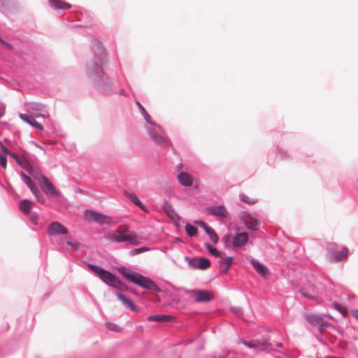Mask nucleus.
I'll use <instances>...</instances> for the list:
<instances>
[{"mask_svg": "<svg viewBox=\"0 0 358 358\" xmlns=\"http://www.w3.org/2000/svg\"><path fill=\"white\" fill-rule=\"evenodd\" d=\"M124 195L126 197L129 199L135 205L138 206L142 210H145L144 206L143 205L141 201L137 198L136 194H134L133 193H129V192H125Z\"/></svg>", "mask_w": 358, "mask_h": 358, "instance_id": "24", "label": "nucleus"}, {"mask_svg": "<svg viewBox=\"0 0 358 358\" xmlns=\"http://www.w3.org/2000/svg\"><path fill=\"white\" fill-rule=\"evenodd\" d=\"M242 343L250 348L256 350L257 351L266 350L271 345L266 340H252L250 341H243Z\"/></svg>", "mask_w": 358, "mask_h": 358, "instance_id": "8", "label": "nucleus"}, {"mask_svg": "<svg viewBox=\"0 0 358 358\" xmlns=\"http://www.w3.org/2000/svg\"><path fill=\"white\" fill-rule=\"evenodd\" d=\"M106 326L108 329L115 332H120L122 331V328L115 323L106 322Z\"/></svg>", "mask_w": 358, "mask_h": 358, "instance_id": "28", "label": "nucleus"}, {"mask_svg": "<svg viewBox=\"0 0 358 358\" xmlns=\"http://www.w3.org/2000/svg\"><path fill=\"white\" fill-rule=\"evenodd\" d=\"M1 150L6 155H8L10 156V154H13L11 151H10L7 148H6L3 145L1 144Z\"/></svg>", "mask_w": 358, "mask_h": 358, "instance_id": "38", "label": "nucleus"}, {"mask_svg": "<svg viewBox=\"0 0 358 358\" xmlns=\"http://www.w3.org/2000/svg\"><path fill=\"white\" fill-rule=\"evenodd\" d=\"M33 206V202L30 201L29 200L24 199L20 201L19 207L23 213L25 214H29Z\"/></svg>", "mask_w": 358, "mask_h": 358, "instance_id": "20", "label": "nucleus"}, {"mask_svg": "<svg viewBox=\"0 0 358 358\" xmlns=\"http://www.w3.org/2000/svg\"><path fill=\"white\" fill-rule=\"evenodd\" d=\"M50 6L55 9H69L71 6L63 0H49Z\"/></svg>", "mask_w": 358, "mask_h": 358, "instance_id": "17", "label": "nucleus"}, {"mask_svg": "<svg viewBox=\"0 0 358 358\" xmlns=\"http://www.w3.org/2000/svg\"><path fill=\"white\" fill-rule=\"evenodd\" d=\"M180 183L185 187H190L193 184V177L186 172H181L178 175Z\"/></svg>", "mask_w": 358, "mask_h": 358, "instance_id": "14", "label": "nucleus"}, {"mask_svg": "<svg viewBox=\"0 0 358 358\" xmlns=\"http://www.w3.org/2000/svg\"><path fill=\"white\" fill-rule=\"evenodd\" d=\"M0 164L3 169H5L6 168L7 158L5 155H0Z\"/></svg>", "mask_w": 358, "mask_h": 358, "instance_id": "34", "label": "nucleus"}, {"mask_svg": "<svg viewBox=\"0 0 358 358\" xmlns=\"http://www.w3.org/2000/svg\"><path fill=\"white\" fill-rule=\"evenodd\" d=\"M4 44L8 47V49H10V50L12 49V45L10 44H9L8 43H6Z\"/></svg>", "mask_w": 358, "mask_h": 358, "instance_id": "45", "label": "nucleus"}, {"mask_svg": "<svg viewBox=\"0 0 358 358\" xmlns=\"http://www.w3.org/2000/svg\"><path fill=\"white\" fill-rule=\"evenodd\" d=\"M142 114L143 115L146 121L150 124V127H153L155 125H157L153 122H152L150 116L148 115V113H147V111L145 110L144 108H142Z\"/></svg>", "mask_w": 358, "mask_h": 358, "instance_id": "32", "label": "nucleus"}, {"mask_svg": "<svg viewBox=\"0 0 358 358\" xmlns=\"http://www.w3.org/2000/svg\"><path fill=\"white\" fill-rule=\"evenodd\" d=\"M352 316L358 320V310H354L352 311Z\"/></svg>", "mask_w": 358, "mask_h": 358, "instance_id": "42", "label": "nucleus"}, {"mask_svg": "<svg viewBox=\"0 0 358 358\" xmlns=\"http://www.w3.org/2000/svg\"><path fill=\"white\" fill-rule=\"evenodd\" d=\"M185 231L187 234L191 237L195 236L198 231L197 228L190 224H186Z\"/></svg>", "mask_w": 358, "mask_h": 358, "instance_id": "27", "label": "nucleus"}, {"mask_svg": "<svg viewBox=\"0 0 358 358\" xmlns=\"http://www.w3.org/2000/svg\"><path fill=\"white\" fill-rule=\"evenodd\" d=\"M119 272L130 282L149 290L159 292L158 285L151 279L142 275L141 274L128 270L124 267L119 268Z\"/></svg>", "mask_w": 358, "mask_h": 358, "instance_id": "1", "label": "nucleus"}, {"mask_svg": "<svg viewBox=\"0 0 358 358\" xmlns=\"http://www.w3.org/2000/svg\"><path fill=\"white\" fill-rule=\"evenodd\" d=\"M207 212L212 215L226 217L227 212L224 206H217L215 207H208L206 208Z\"/></svg>", "mask_w": 358, "mask_h": 358, "instance_id": "11", "label": "nucleus"}, {"mask_svg": "<svg viewBox=\"0 0 358 358\" xmlns=\"http://www.w3.org/2000/svg\"><path fill=\"white\" fill-rule=\"evenodd\" d=\"M20 176L23 178L24 182L27 185V186L29 187L30 190L33 193V194L36 197L38 201L42 203H44V199L42 198V196L40 194L38 188L35 186L34 182H32L31 179L27 176L24 173H21Z\"/></svg>", "mask_w": 358, "mask_h": 358, "instance_id": "10", "label": "nucleus"}, {"mask_svg": "<svg viewBox=\"0 0 358 358\" xmlns=\"http://www.w3.org/2000/svg\"><path fill=\"white\" fill-rule=\"evenodd\" d=\"M231 238V237L230 234H227L223 237L222 240L224 242L226 247L229 246Z\"/></svg>", "mask_w": 358, "mask_h": 358, "instance_id": "36", "label": "nucleus"}, {"mask_svg": "<svg viewBox=\"0 0 358 358\" xmlns=\"http://www.w3.org/2000/svg\"><path fill=\"white\" fill-rule=\"evenodd\" d=\"M148 249L147 248H145V247H142V248H136V249H134L131 253L133 255H137V254H139L141 252H143L144 251H147Z\"/></svg>", "mask_w": 358, "mask_h": 358, "instance_id": "35", "label": "nucleus"}, {"mask_svg": "<svg viewBox=\"0 0 358 358\" xmlns=\"http://www.w3.org/2000/svg\"><path fill=\"white\" fill-rule=\"evenodd\" d=\"M349 255V250L343 246L339 251H337V262H346Z\"/></svg>", "mask_w": 358, "mask_h": 358, "instance_id": "22", "label": "nucleus"}, {"mask_svg": "<svg viewBox=\"0 0 358 358\" xmlns=\"http://www.w3.org/2000/svg\"><path fill=\"white\" fill-rule=\"evenodd\" d=\"M3 114V110L0 109V117Z\"/></svg>", "mask_w": 358, "mask_h": 358, "instance_id": "48", "label": "nucleus"}, {"mask_svg": "<svg viewBox=\"0 0 358 358\" xmlns=\"http://www.w3.org/2000/svg\"><path fill=\"white\" fill-rule=\"evenodd\" d=\"M196 224L200 226L201 227H203L206 225V223H205L203 221L198 220L194 222Z\"/></svg>", "mask_w": 358, "mask_h": 358, "instance_id": "40", "label": "nucleus"}, {"mask_svg": "<svg viewBox=\"0 0 358 358\" xmlns=\"http://www.w3.org/2000/svg\"><path fill=\"white\" fill-rule=\"evenodd\" d=\"M187 293L196 302H208L212 299V295L204 290H188Z\"/></svg>", "mask_w": 358, "mask_h": 358, "instance_id": "7", "label": "nucleus"}, {"mask_svg": "<svg viewBox=\"0 0 358 358\" xmlns=\"http://www.w3.org/2000/svg\"><path fill=\"white\" fill-rule=\"evenodd\" d=\"M108 238L117 243L129 242L133 245H138L141 242L136 232L130 231L127 225H120L118 229L110 234Z\"/></svg>", "mask_w": 358, "mask_h": 358, "instance_id": "2", "label": "nucleus"}, {"mask_svg": "<svg viewBox=\"0 0 358 358\" xmlns=\"http://www.w3.org/2000/svg\"><path fill=\"white\" fill-rule=\"evenodd\" d=\"M116 296L124 303V306H127L133 311L136 310V306L131 300H129V299H127V297H125L124 295L121 294L120 293H117Z\"/></svg>", "mask_w": 358, "mask_h": 358, "instance_id": "21", "label": "nucleus"}, {"mask_svg": "<svg viewBox=\"0 0 358 358\" xmlns=\"http://www.w3.org/2000/svg\"><path fill=\"white\" fill-rule=\"evenodd\" d=\"M206 246L208 249V251L210 252V254H212L213 256H215L216 257H221V252L219 250H217L216 248H213L209 244H206Z\"/></svg>", "mask_w": 358, "mask_h": 358, "instance_id": "29", "label": "nucleus"}, {"mask_svg": "<svg viewBox=\"0 0 358 358\" xmlns=\"http://www.w3.org/2000/svg\"><path fill=\"white\" fill-rule=\"evenodd\" d=\"M84 215L87 221H94L101 224L111 222V217L92 210H86Z\"/></svg>", "mask_w": 358, "mask_h": 358, "instance_id": "6", "label": "nucleus"}, {"mask_svg": "<svg viewBox=\"0 0 358 358\" xmlns=\"http://www.w3.org/2000/svg\"><path fill=\"white\" fill-rule=\"evenodd\" d=\"M66 243L68 245L71 247H73L76 250L79 249V244L77 242H73L71 241H67Z\"/></svg>", "mask_w": 358, "mask_h": 358, "instance_id": "37", "label": "nucleus"}, {"mask_svg": "<svg viewBox=\"0 0 358 358\" xmlns=\"http://www.w3.org/2000/svg\"><path fill=\"white\" fill-rule=\"evenodd\" d=\"M29 173L38 180L40 187L43 192L50 196H59V192L56 189L55 186L48 180L45 176H39L34 170H28Z\"/></svg>", "mask_w": 358, "mask_h": 358, "instance_id": "4", "label": "nucleus"}, {"mask_svg": "<svg viewBox=\"0 0 358 358\" xmlns=\"http://www.w3.org/2000/svg\"><path fill=\"white\" fill-rule=\"evenodd\" d=\"M330 358H334V357H330Z\"/></svg>", "mask_w": 358, "mask_h": 358, "instance_id": "51", "label": "nucleus"}, {"mask_svg": "<svg viewBox=\"0 0 358 358\" xmlns=\"http://www.w3.org/2000/svg\"><path fill=\"white\" fill-rule=\"evenodd\" d=\"M277 346L280 347V346H281V344H280V343H278V344H277Z\"/></svg>", "mask_w": 358, "mask_h": 358, "instance_id": "50", "label": "nucleus"}, {"mask_svg": "<svg viewBox=\"0 0 358 358\" xmlns=\"http://www.w3.org/2000/svg\"><path fill=\"white\" fill-rule=\"evenodd\" d=\"M251 263L255 270L263 277L267 278L268 276V271L266 266L255 260H252Z\"/></svg>", "mask_w": 358, "mask_h": 358, "instance_id": "18", "label": "nucleus"}, {"mask_svg": "<svg viewBox=\"0 0 358 358\" xmlns=\"http://www.w3.org/2000/svg\"><path fill=\"white\" fill-rule=\"evenodd\" d=\"M241 199L242 201L247 203L248 204H254L255 203V200L254 199L250 198L245 194H241Z\"/></svg>", "mask_w": 358, "mask_h": 358, "instance_id": "31", "label": "nucleus"}, {"mask_svg": "<svg viewBox=\"0 0 358 358\" xmlns=\"http://www.w3.org/2000/svg\"><path fill=\"white\" fill-rule=\"evenodd\" d=\"M0 42H1L2 43H6V42L3 41L1 38H0Z\"/></svg>", "mask_w": 358, "mask_h": 358, "instance_id": "49", "label": "nucleus"}, {"mask_svg": "<svg viewBox=\"0 0 358 358\" xmlns=\"http://www.w3.org/2000/svg\"><path fill=\"white\" fill-rule=\"evenodd\" d=\"M233 261V257H228L220 261L219 265L222 273H227L230 268Z\"/></svg>", "mask_w": 358, "mask_h": 358, "instance_id": "16", "label": "nucleus"}, {"mask_svg": "<svg viewBox=\"0 0 358 358\" xmlns=\"http://www.w3.org/2000/svg\"><path fill=\"white\" fill-rule=\"evenodd\" d=\"M245 224L246 225V227L251 229V230H254V231H256L258 229V227H259V222H257V221H254V222H245Z\"/></svg>", "mask_w": 358, "mask_h": 358, "instance_id": "30", "label": "nucleus"}, {"mask_svg": "<svg viewBox=\"0 0 358 358\" xmlns=\"http://www.w3.org/2000/svg\"><path fill=\"white\" fill-rule=\"evenodd\" d=\"M337 312H339L343 316L348 315V310L342 305L337 303Z\"/></svg>", "mask_w": 358, "mask_h": 358, "instance_id": "33", "label": "nucleus"}, {"mask_svg": "<svg viewBox=\"0 0 358 358\" xmlns=\"http://www.w3.org/2000/svg\"><path fill=\"white\" fill-rule=\"evenodd\" d=\"M20 117L24 122L31 124V126L38 129L41 131L43 130V126L36 121L35 117L32 115L31 117L26 114H20Z\"/></svg>", "mask_w": 358, "mask_h": 358, "instance_id": "15", "label": "nucleus"}, {"mask_svg": "<svg viewBox=\"0 0 358 358\" xmlns=\"http://www.w3.org/2000/svg\"><path fill=\"white\" fill-rule=\"evenodd\" d=\"M164 210L173 221L178 220L179 217L178 215L176 213L175 210L172 208L171 206L165 205L164 206Z\"/></svg>", "mask_w": 358, "mask_h": 358, "instance_id": "26", "label": "nucleus"}, {"mask_svg": "<svg viewBox=\"0 0 358 358\" xmlns=\"http://www.w3.org/2000/svg\"><path fill=\"white\" fill-rule=\"evenodd\" d=\"M88 267L94 273L99 275L100 278L110 286L114 287L120 290H126L127 287L117 278L113 274L97 266L89 264Z\"/></svg>", "mask_w": 358, "mask_h": 358, "instance_id": "3", "label": "nucleus"}, {"mask_svg": "<svg viewBox=\"0 0 358 358\" xmlns=\"http://www.w3.org/2000/svg\"><path fill=\"white\" fill-rule=\"evenodd\" d=\"M136 103L138 106V107L140 108V110L142 111V108H143V107L141 105V103L139 102H137Z\"/></svg>", "mask_w": 358, "mask_h": 358, "instance_id": "47", "label": "nucleus"}, {"mask_svg": "<svg viewBox=\"0 0 358 358\" xmlns=\"http://www.w3.org/2000/svg\"><path fill=\"white\" fill-rule=\"evenodd\" d=\"M203 229L205 230V231L209 235L211 241L213 242V243H217L218 241V236L214 229L209 227L207 224L205 227H203Z\"/></svg>", "mask_w": 358, "mask_h": 358, "instance_id": "25", "label": "nucleus"}, {"mask_svg": "<svg viewBox=\"0 0 358 358\" xmlns=\"http://www.w3.org/2000/svg\"><path fill=\"white\" fill-rule=\"evenodd\" d=\"M68 233V229L58 222H52L48 229V234L50 236L66 234Z\"/></svg>", "mask_w": 358, "mask_h": 358, "instance_id": "9", "label": "nucleus"}, {"mask_svg": "<svg viewBox=\"0 0 358 358\" xmlns=\"http://www.w3.org/2000/svg\"><path fill=\"white\" fill-rule=\"evenodd\" d=\"M10 157L13 158L19 165L22 166L20 158L17 157L16 154L13 152V154H10Z\"/></svg>", "mask_w": 358, "mask_h": 358, "instance_id": "39", "label": "nucleus"}, {"mask_svg": "<svg viewBox=\"0 0 358 358\" xmlns=\"http://www.w3.org/2000/svg\"><path fill=\"white\" fill-rule=\"evenodd\" d=\"M301 293L303 296H307V297H308V298H313V297H314V296H313V295L309 294H308V293H305L303 290H301Z\"/></svg>", "mask_w": 358, "mask_h": 358, "instance_id": "43", "label": "nucleus"}, {"mask_svg": "<svg viewBox=\"0 0 358 358\" xmlns=\"http://www.w3.org/2000/svg\"><path fill=\"white\" fill-rule=\"evenodd\" d=\"M174 317L166 315H156L150 316L148 320V321H156V322H168L173 321Z\"/></svg>", "mask_w": 358, "mask_h": 358, "instance_id": "19", "label": "nucleus"}, {"mask_svg": "<svg viewBox=\"0 0 358 358\" xmlns=\"http://www.w3.org/2000/svg\"><path fill=\"white\" fill-rule=\"evenodd\" d=\"M248 241V235L245 232L237 234L233 238V245L236 248L244 245Z\"/></svg>", "mask_w": 358, "mask_h": 358, "instance_id": "12", "label": "nucleus"}, {"mask_svg": "<svg viewBox=\"0 0 358 358\" xmlns=\"http://www.w3.org/2000/svg\"><path fill=\"white\" fill-rule=\"evenodd\" d=\"M196 262H197L198 264L197 265H194L193 266L194 268H198L201 269V270L207 269L210 266V260L206 259V258H204V257H201V258L198 259L196 260Z\"/></svg>", "mask_w": 358, "mask_h": 358, "instance_id": "23", "label": "nucleus"}, {"mask_svg": "<svg viewBox=\"0 0 358 358\" xmlns=\"http://www.w3.org/2000/svg\"><path fill=\"white\" fill-rule=\"evenodd\" d=\"M233 311L237 315L241 312V310H238V308L233 309Z\"/></svg>", "mask_w": 358, "mask_h": 358, "instance_id": "44", "label": "nucleus"}, {"mask_svg": "<svg viewBox=\"0 0 358 358\" xmlns=\"http://www.w3.org/2000/svg\"><path fill=\"white\" fill-rule=\"evenodd\" d=\"M148 131L150 139L157 145L160 147H166L169 141L166 137V134L161 127L155 125L148 127Z\"/></svg>", "mask_w": 358, "mask_h": 358, "instance_id": "5", "label": "nucleus"}, {"mask_svg": "<svg viewBox=\"0 0 358 358\" xmlns=\"http://www.w3.org/2000/svg\"><path fill=\"white\" fill-rule=\"evenodd\" d=\"M306 320L313 325H319L322 327L329 326L328 323L324 322L322 318L317 315L308 314L306 315Z\"/></svg>", "mask_w": 358, "mask_h": 358, "instance_id": "13", "label": "nucleus"}, {"mask_svg": "<svg viewBox=\"0 0 358 358\" xmlns=\"http://www.w3.org/2000/svg\"><path fill=\"white\" fill-rule=\"evenodd\" d=\"M36 217H31V220L34 224H36Z\"/></svg>", "mask_w": 358, "mask_h": 358, "instance_id": "46", "label": "nucleus"}, {"mask_svg": "<svg viewBox=\"0 0 358 358\" xmlns=\"http://www.w3.org/2000/svg\"><path fill=\"white\" fill-rule=\"evenodd\" d=\"M34 117H49V115H45V114H41V113H36V114H34L33 115Z\"/></svg>", "mask_w": 358, "mask_h": 358, "instance_id": "41", "label": "nucleus"}]
</instances>
